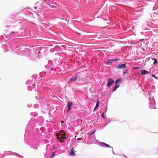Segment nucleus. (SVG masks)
<instances>
[{"label":"nucleus","mask_w":158,"mask_h":158,"mask_svg":"<svg viewBox=\"0 0 158 158\" xmlns=\"http://www.w3.org/2000/svg\"><path fill=\"white\" fill-rule=\"evenodd\" d=\"M123 156H125V157H126V158H127V156H126L125 155H123Z\"/></svg>","instance_id":"5701e85b"},{"label":"nucleus","mask_w":158,"mask_h":158,"mask_svg":"<svg viewBox=\"0 0 158 158\" xmlns=\"http://www.w3.org/2000/svg\"><path fill=\"white\" fill-rule=\"evenodd\" d=\"M55 154V152H54L52 153V155L51 156V158Z\"/></svg>","instance_id":"4468645a"},{"label":"nucleus","mask_w":158,"mask_h":158,"mask_svg":"<svg viewBox=\"0 0 158 158\" xmlns=\"http://www.w3.org/2000/svg\"><path fill=\"white\" fill-rule=\"evenodd\" d=\"M73 105V103L71 102H68V110L67 112L70 110L71 108V106Z\"/></svg>","instance_id":"20e7f679"},{"label":"nucleus","mask_w":158,"mask_h":158,"mask_svg":"<svg viewBox=\"0 0 158 158\" xmlns=\"http://www.w3.org/2000/svg\"><path fill=\"white\" fill-rule=\"evenodd\" d=\"M77 76H75L74 77H72L69 81V82H70L72 81H76L77 78Z\"/></svg>","instance_id":"423d86ee"},{"label":"nucleus","mask_w":158,"mask_h":158,"mask_svg":"<svg viewBox=\"0 0 158 158\" xmlns=\"http://www.w3.org/2000/svg\"><path fill=\"white\" fill-rule=\"evenodd\" d=\"M102 144L104 145L105 146L107 147H111L110 146L105 143H101Z\"/></svg>","instance_id":"1a4fd4ad"},{"label":"nucleus","mask_w":158,"mask_h":158,"mask_svg":"<svg viewBox=\"0 0 158 158\" xmlns=\"http://www.w3.org/2000/svg\"><path fill=\"white\" fill-rule=\"evenodd\" d=\"M64 123V121H61V123Z\"/></svg>","instance_id":"393cba45"},{"label":"nucleus","mask_w":158,"mask_h":158,"mask_svg":"<svg viewBox=\"0 0 158 158\" xmlns=\"http://www.w3.org/2000/svg\"><path fill=\"white\" fill-rule=\"evenodd\" d=\"M113 60H108L107 61V63H112L113 62Z\"/></svg>","instance_id":"ddd939ff"},{"label":"nucleus","mask_w":158,"mask_h":158,"mask_svg":"<svg viewBox=\"0 0 158 158\" xmlns=\"http://www.w3.org/2000/svg\"><path fill=\"white\" fill-rule=\"evenodd\" d=\"M81 139H82V138H77V140H81Z\"/></svg>","instance_id":"6ab92c4d"},{"label":"nucleus","mask_w":158,"mask_h":158,"mask_svg":"<svg viewBox=\"0 0 158 158\" xmlns=\"http://www.w3.org/2000/svg\"><path fill=\"white\" fill-rule=\"evenodd\" d=\"M126 67V65L125 64H121L118 65L116 67L117 69H121L124 68Z\"/></svg>","instance_id":"7ed1b4c3"},{"label":"nucleus","mask_w":158,"mask_h":158,"mask_svg":"<svg viewBox=\"0 0 158 158\" xmlns=\"http://www.w3.org/2000/svg\"><path fill=\"white\" fill-rule=\"evenodd\" d=\"M95 131H93V132H92V133H90L89 134V135H92V134H94V133Z\"/></svg>","instance_id":"2eb2a0df"},{"label":"nucleus","mask_w":158,"mask_h":158,"mask_svg":"<svg viewBox=\"0 0 158 158\" xmlns=\"http://www.w3.org/2000/svg\"><path fill=\"white\" fill-rule=\"evenodd\" d=\"M141 74L142 75H145L147 73H149L145 70H142L141 71Z\"/></svg>","instance_id":"0eeeda50"},{"label":"nucleus","mask_w":158,"mask_h":158,"mask_svg":"<svg viewBox=\"0 0 158 158\" xmlns=\"http://www.w3.org/2000/svg\"><path fill=\"white\" fill-rule=\"evenodd\" d=\"M104 113H103L102 114V117L103 118H105V116L104 115Z\"/></svg>","instance_id":"f3484780"},{"label":"nucleus","mask_w":158,"mask_h":158,"mask_svg":"<svg viewBox=\"0 0 158 158\" xmlns=\"http://www.w3.org/2000/svg\"><path fill=\"white\" fill-rule=\"evenodd\" d=\"M152 76L153 77H154V78H156V77L154 75H153V74H152Z\"/></svg>","instance_id":"dca6fc26"},{"label":"nucleus","mask_w":158,"mask_h":158,"mask_svg":"<svg viewBox=\"0 0 158 158\" xmlns=\"http://www.w3.org/2000/svg\"><path fill=\"white\" fill-rule=\"evenodd\" d=\"M121 81V80L120 79H118L115 81V83L116 84H117L118 82L119 81Z\"/></svg>","instance_id":"f8f14e48"},{"label":"nucleus","mask_w":158,"mask_h":158,"mask_svg":"<svg viewBox=\"0 0 158 158\" xmlns=\"http://www.w3.org/2000/svg\"><path fill=\"white\" fill-rule=\"evenodd\" d=\"M34 8L36 10V9H37V6H34Z\"/></svg>","instance_id":"412c9836"},{"label":"nucleus","mask_w":158,"mask_h":158,"mask_svg":"<svg viewBox=\"0 0 158 158\" xmlns=\"http://www.w3.org/2000/svg\"><path fill=\"white\" fill-rule=\"evenodd\" d=\"M55 135L59 140L61 143L63 141H62L63 140L66 139V134L62 130H61L59 133H56Z\"/></svg>","instance_id":"f257e3e1"},{"label":"nucleus","mask_w":158,"mask_h":158,"mask_svg":"<svg viewBox=\"0 0 158 158\" xmlns=\"http://www.w3.org/2000/svg\"><path fill=\"white\" fill-rule=\"evenodd\" d=\"M127 71L125 70L123 72V74H125L126 73H127Z\"/></svg>","instance_id":"a211bd4d"},{"label":"nucleus","mask_w":158,"mask_h":158,"mask_svg":"<svg viewBox=\"0 0 158 158\" xmlns=\"http://www.w3.org/2000/svg\"><path fill=\"white\" fill-rule=\"evenodd\" d=\"M152 59L154 60V62L153 63V64H155L157 63V60L155 59Z\"/></svg>","instance_id":"9b49d317"},{"label":"nucleus","mask_w":158,"mask_h":158,"mask_svg":"<svg viewBox=\"0 0 158 158\" xmlns=\"http://www.w3.org/2000/svg\"><path fill=\"white\" fill-rule=\"evenodd\" d=\"M114 60H115V61H116V60H118V59H114Z\"/></svg>","instance_id":"b1692460"},{"label":"nucleus","mask_w":158,"mask_h":158,"mask_svg":"<svg viewBox=\"0 0 158 158\" xmlns=\"http://www.w3.org/2000/svg\"><path fill=\"white\" fill-rule=\"evenodd\" d=\"M74 151L75 150L74 149V147H73L70 152V155L71 156H74L76 154L74 152Z\"/></svg>","instance_id":"39448f33"},{"label":"nucleus","mask_w":158,"mask_h":158,"mask_svg":"<svg viewBox=\"0 0 158 158\" xmlns=\"http://www.w3.org/2000/svg\"><path fill=\"white\" fill-rule=\"evenodd\" d=\"M114 82V81L112 79L110 78H108L107 80V86L110 87Z\"/></svg>","instance_id":"f03ea898"},{"label":"nucleus","mask_w":158,"mask_h":158,"mask_svg":"<svg viewBox=\"0 0 158 158\" xmlns=\"http://www.w3.org/2000/svg\"><path fill=\"white\" fill-rule=\"evenodd\" d=\"M110 120H109V121H108V122H110Z\"/></svg>","instance_id":"a878e982"},{"label":"nucleus","mask_w":158,"mask_h":158,"mask_svg":"<svg viewBox=\"0 0 158 158\" xmlns=\"http://www.w3.org/2000/svg\"><path fill=\"white\" fill-rule=\"evenodd\" d=\"M119 85H117L115 86L113 89L112 90V92L115 91L119 87Z\"/></svg>","instance_id":"6e6552de"},{"label":"nucleus","mask_w":158,"mask_h":158,"mask_svg":"<svg viewBox=\"0 0 158 158\" xmlns=\"http://www.w3.org/2000/svg\"><path fill=\"white\" fill-rule=\"evenodd\" d=\"M143 39H140V40L139 41H143Z\"/></svg>","instance_id":"4be33fe9"},{"label":"nucleus","mask_w":158,"mask_h":158,"mask_svg":"<svg viewBox=\"0 0 158 158\" xmlns=\"http://www.w3.org/2000/svg\"><path fill=\"white\" fill-rule=\"evenodd\" d=\"M99 104L100 103H99V100H97V103H96V106L98 107L99 106Z\"/></svg>","instance_id":"9d476101"},{"label":"nucleus","mask_w":158,"mask_h":158,"mask_svg":"<svg viewBox=\"0 0 158 158\" xmlns=\"http://www.w3.org/2000/svg\"><path fill=\"white\" fill-rule=\"evenodd\" d=\"M98 107L96 106L94 108V111Z\"/></svg>","instance_id":"aec40b11"}]
</instances>
